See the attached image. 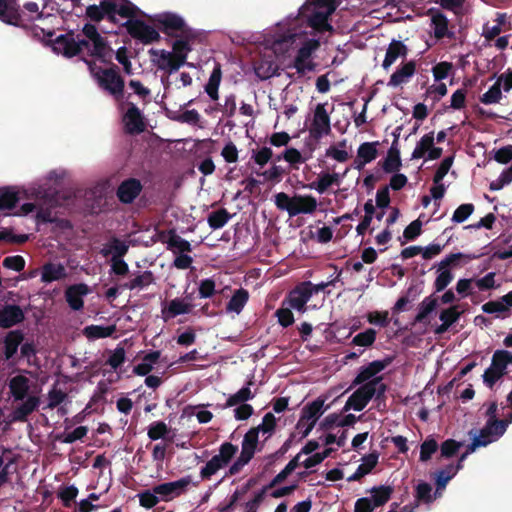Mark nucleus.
<instances>
[{
    "label": "nucleus",
    "instance_id": "57",
    "mask_svg": "<svg viewBox=\"0 0 512 512\" xmlns=\"http://www.w3.org/2000/svg\"><path fill=\"white\" fill-rule=\"evenodd\" d=\"M512 182V165L502 171L500 176L493 180L490 185L489 189L491 191H498L501 190L505 185H508Z\"/></svg>",
    "mask_w": 512,
    "mask_h": 512
},
{
    "label": "nucleus",
    "instance_id": "49",
    "mask_svg": "<svg viewBox=\"0 0 512 512\" xmlns=\"http://www.w3.org/2000/svg\"><path fill=\"white\" fill-rule=\"evenodd\" d=\"M438 450V443L432 437H427L420 445V461L427 462Z\"/></svg>",
    "mask_w": 512,
    "mask_h": 512
},
{
    "label": "nucleus",
    "instance_id": "16",
    "mask_svg": "<svg viewBox=\"0 0 512 512\" xmlns=\"http://www.w3.org/2000/svg\"><path fill=\"white\" fill-rule=\"evenodd\" d=\"M25 334L20 329L10 330L3 338V359L11 361L18 352L19 346L24 341Z\"/></svg>",
    "mask_w": 512,
    "mask_h": 512
},
{
    "label": "nucleus",
    "instance_id": "44",
    "mask_svg": "<svg viewBox=\"0 0 512 512\" xmlns=\"http://www.w3.org/2000/svg\"><path fill=\"white\" fill-rule=\"evenodd\" d=\"M221 76H222V73H221L220 65H217L214 68V70L209 78V81L205 86L206 93L213 100L218 99V87H219V84L221 81Z\"/></svg>",
    "mask_w": 512,
    "mask_h": 512
},
{
    "label": "nucleus",
    "instance_id": "24",
    "mask_svg": "<svg viewBox=\"0 0 512 512\" xmlns=\"http://www.w3.org/2000/svg\"><path fill=\"white\" fill-rule=\"evenodd\" d=\"M408 54V47L399 40L393 39L386 50L385 58L382 62L384 70H388L398 58H405Z\"/></svg>",
    "mask_w": 512,
    "mask_h": 512
},
{
    "label": "nucleus",
    "instance_id": "23",
    "mask_svg": "<svg viewBox=\"0 0 512 512\" xmlns=\"http://www.w3.org/2000/svg\"><path fill=\"white\" fill-rule=\"evenodd\" d=\"M416 72V62L411 60L396 69L390 76L388 86L398 87L402 84L408 83Z\"/></svg>",
    "mask_w": 512,
    "mask_h": 512
},
{
    "label": "nucleus",
    "instance_id": "31",
    "mask_svg": "<svg viewBox=\"0 0 512 512\" xmlns=\"http://www.w3.org/2000/svg\"><path fill=\"white\" fill-rule=\"evenodd\" d=\"M222 467H224V443L219 446L218 454L214 455L201 469L200 475L203 479H209Z\"/></svg>",
    "mask_w": 512,
    "mask_h": 512
},
{
    "label": "nucleus",
    "instance_id": "51",
    "mask_svg": "<svg viewBox=\"0 0 512 512\" xmlns=\"http://www.w3.org/2000/svg\"><path fill=\"white\" fill-rule=\"evenodd\" d=\"M461 316L458 305H452L449 308L443 309L439 314V319L449 327L456 323Z\"/></svg>",
    "mask_w": 512,
    "mask_h": 512
},
{
    "label": "nucleus",
    "instance_id": "18",
    "mask_svg": "<svg viewBox=\"0 0 512 512\" xmlns=\"http://www.w3.org/2000/svg\"><path fill=\"white\" fill-rule=\"evenodd\" d=\"M336 7H330L329 10L321 11L320 9H314L308 16V24L311 28L317 32L332 31L333 27L329 24L328 19L334 13Z\"/></svg>",
    "mask_w": 512,
    "mask_h": 512
},
{
    "label": "nucleus",
    "instance_id": "38",
    "mask_svg": "<svg viewBox=\"0 0 512 512\" xmlns=\"http://www.w3.org/2000/svg\"><path fill=\"white\" fill-rule=\"evenodd\" d=\"M491 365L502 374H506V369L512 365V352L508 350H496L492 356Z\"/></svg>",
    "mask_w": 512,
    "mask_h": 512
},
{
    "label": "nucleus",
    "instance_id": "10",
    "mask_svg": "<svg viewBox=\"0 0 512 512\" xmlns=\"http://www.w3.org/2000/svg\"><path fill=\"white\" fill-rule=\"evenodd\" d=\"M393 361V357H386L382 360H375L370 362L367 366H362L359 370V373L352 381L351 386L349 389L358 386L363 385L370 380L374 379L378 373L383 371L386 367H388Z\"/></svg>",
    "mask_w": 512,
    "mask_h": 512
},
{
    "label": "nucleus",
    "instance_id": "56",
    "mask_svg": "<svg viewBox=\"0 0 512 512\" xmlns=\"http://www.w3.org/2000/svg\"><path fill=\"white\" fill-rule=\"evenodd\" d=\"M473 258H475V256L467 255L461 252L451 253L438 263V268L448 269L449 266L458 265L459 260L466 259L467 261H469L472 260Z\"/></svg>",
    "mask_w": 512,
    "mask_h": 512
},
{
    "label": "nucleus",
    "instance_id": "27",
    "mask_svg": "<svg viewBox=\"0 0 512 512\" xmlns=\"http://www.w3.org/2000/svg\"><path fill=\"white\" fill-rule=\"evenodd\" d=\"M193 305L186 303L184 300L175 298L172 299L167 307L162 309V315L164 321L175 318L178 315L188 314L191 312Z\"/></svg>",
    "mask_w": 512,
    "mask_h": 512
},
{
    "label": "nucleus",
    "instance_id": "12",
    "mask_svg": "<svg viewBox=\"0 0 512 512\" xmlns=\"http://www.w3.org/2000/svg\"><path fill=\"white\" fill-rule=\"evenodd\" d=\"M143 186L141 181L136 178H128L120 183L116 195L123 204L132 203L141 193Z\"/></svg>",
    "mask_w": 512,
    "mask_h": 512
},
{
    "label": "nucleus",
    "instance_id": "19",
    "mask_svg": "<svg viewBox=\"0 0 512 512\" xmlns=\"http://www.w3.org/2000/svg\"><path fill=\"white\" fill-rule=\"evenodd\" d=\"M40 398L35 395L26 397L23 402L12 411V420L15 422L27 421L29 415L38 409Z\"/></svg>",
    "mask_w": 512,
    "mask_h": 512
},
{
    "label": "nucleus",
    "instance_id": "53",
    "mask_svg": "<svg viewBox=\"0 0 512 512\" xmlns=\"http://www.w3.org/2000/svg\"><path fill=\"white\" fill-rule=\"evenodd\" d=\"M19 202L18 193L11 190H5L0 194V210H11Z\"/></svg>",
    "mask_w": 512,
    "mask_h": 512
},
{
    "label": "nucleus",
    "instance_id": "42",
    "mask_svg": "<svg viewBox=\"0 0 512 512\" xmlns=\"http://www.w3.org/2000/svg\"><path fill=\"white\" fill-rule=\"evenodd\" d=\"M300 453H298L294 458H292L288 464L285 466V468L280 471L269 483V485L265 488H272L283 481L300 465Z\"/></svg>",
    "mask_w": 512,
    "mask_h": 512
},
{
    "label": "nucleus",
    "instance_id": "6",
    "mask_svg": "<svg viewBox=\"0 0 512 512\" xmlns=\"http://www.w3.org/2000/svg\"><path fill=\"white\" fill-rule=\"evenodd\" d=\"M331 132L330 116L326 111L325 104H317L311 126L309 128L310 136L314 140H320L324 135Z\"/></svg>",
    "mask_w": 512,
    "mask_h": 512
},
{
    "label": "nucleus",
    "instance_id": "22",
    "mask_svg": "<svg viewBox=\"0 0 512 512\" xmlns=\"http://www.w3.org/2000/svg\"><path fill=\"white\" fill-rule=\"evenodd\" d=\"M253 68L256 76L261 80H267L278 75V65L272 55L264 56L254 61Z\"/></svg>",
    "mask_w": 512,
    "mask_h": 512
},
{
    "label": "nucleus",
    "instance_id": "43",
    "mask_svg": "<svg viewBox=\"0 0 512 512\" xmlns=\"http://www.w3.org/2000/svg\"><path fill=\"white\" fill-rule=\"evenodd\" d=\"M379 142H364L360 144L357 150V155L359 158L364 160L367 164L375 160L378 156V147Z\"/></svg>",
    "mask_w": 512,
    "mask_h": 512
},
{
    "label": "nucleus",
    "instance_id": "2",
    "mask_svg": "<svg viewBox=\"0 0 512 512\" xmlns=\"http://www.w3.org/2000/svg\"><path fill=\"white\" fill-rule=\"evenodd\" d=\"M91 57H82V60L87 65L92 78L97 83L98 87L113 96L116 100H120L124 96L125 81L120 74V69L116 64L111 61L109 67L103 68L98 66Z\"/></svg>",
    "mask_w": 512,
    "mask_h": 512
},
{
    "label": "nucleus",
    "instance_id": "45",
    "mask_svg": "<svg viewBox=\"0 0 512 512\" xmlns=\"http://www.w3.org/2000/svg\"><path fill=\"white\" fill-rule=\"evenodd\" d=\"M455 476V470H453V464L447 465L444 469L438 470L435 473V484L436 490L445 489L448 482Z\"/></svg>",
    "mask_w": 512,
    "mask_h": 512
},
{
    "label": "nucleus",
    "instance_id": "62",
    "mask_svg": "<svg viewBox=\"0 0 512 512\" xmlns=\"http://www.w3.org/2000/svg\"><path fill=\"white\" fill-rule=\"evenodd\" d=\"M253 397L249 387H242L238 392L231 395L226 401V407L235 406L241 403H245V401L251 399Z\"/></svg>",
    "mask_w": 512,
    "mask_h": 512
},
{
    "label": "nucleus",
    "instance_id": "5",
    "mask_svg": "<svg viewBox=\"0 0 512 512\" xmlns=\"http://www.w3.org/2000/svg\"><path fill=\"white\" fill-rule=\"evenodd\" d=\"M156 22L160 25L161 31L168 36H175V32H180L183 37H189L192 34V30L186 26L184 19L176 14L159 15Z\"/></svg>",
    "mask_w": 512,
    "mask_h": 512
},
{
    "label": "nucleus",
    "instance_id": "55",
    "mask_svg": "<svg viewBox=\"0 0 512 512\" xmlns=\"http://www.w3.org/2000/svg\"><path fill=\"white\" fill-rule=\"evenodd\" d=\"M167 244L169 249H177L181 253L191 251V244L187 240L177 235L175 232L171 233Z\"/></svg>",
    "mask_w": 512,
    "mask_h": 512
},
{
    "label": "nucleus",
    "instance_id": "25",
    "mask_svg": "<svg viewBox=\"0 0 512 512\" xmlns=\"http://www.w3.org/2000/svg\"><path fill=\"white\" fill-rule=\"evenodd\" d=\"M10 394L14 401H23L28 397L30 380L24 375H17L9 380Z\"/></svg>",
    "mask_w": 512,
    "mask_h": 512
},
{
    "label": "nucleus",
    "instance_id": "35",
    "mask_svg": "<svg viewBox=\"0 0 512 512\" xmlns=\"http://www.w3.org/2000/svg\"><path fill=\"white\" fill-rule=\"evenodd\" d=\"M254 173L257 176L263 177V180L265 182H271L273 184H276L282 181L283 176L285 174H288L289 170H286L282 166L273 163L269 169L265 171L254 170Z\"/></svg>",
    "mask_w": 512,
    "mask_h": 512
},
{
    "label": "nucleus",
    "instance_id": "64",
    "mask_svg": "<svg viewBox=\"0 0 512 512\" xmlns=\"http://www.w3.org/2000/svg\"><path fill=\"white\" fill-rule=\"evenodd\" d=\"M67 398V394L62 391L61 389H58L56 387H53L48 392V404L46 408L48 409H54L57 406H59L64 400Z\"/></svg>",
    "mask_w": 512,
    "mask_h": 512
},
{
    "label": "nucleus",
    "instance_id": "34",
    "mask_svg": "<svg viewBox=\"0 0 512 512\" xmlns=\"http://www.w3.org/2000/svg\"><path fill=\"white\" fill-rule=\"evenodd\" d=\"M393 492L394 488L391 486L380 485L372 487L370 490L372 494L370 499L372 500L373 506L377 508L386 504L390 500Z\"/></svg>",
    "mask_w": 512,
    "mask_h": 512
},
{
    "label": "nucleus",
    "instance_id": "7",
    "mask_svg": "<svg viewBox=\"0 0 512 512\" xmlns=\"http://www.w3.org/2000/svg\"><path fill=\"white\" fill-rule=\"evenodd\" d=\"M324 400L321 398H317L313 402L307 404L303 407L301 411L300 419L297 422L296 428L301 429V426L305 421H310L307 424L306 429L302 432V437H307L311 430L314 428L317 419L323 414L324 409Z\"/></svg>",
    "mask_w": 512,
    "mask_h": 512
},
{
    "label": "nucleus",
    "instance_id": "13",
    "mask_svg": "<svg viewBox=\"0 0 512 512\" xmlns=\"http://www.w3.org/2000/svg\"><path fill=\"white\" fill-rule=\"evenodd\" d=\"M0 20L6 24L26 28L20 7L9 0H0Z\"/></svg>",
    "mask_w": 512,
    "mask_h": 512
},
{
    "label": "nucleus",
    "instance_id": "11",
    "mask_svg": "<svg viewBox=\"0 0 512 512\" xmlns=\"http://www.w3.org/2000/svg\"><path fill=\"white\" fill-rule=\"evenodd\" d=\"M373 397L374 389L372 385L365 383L352 393L346 401L343 410L349 411L354 409L355 411H362Z\"/></svg>",
    "mask_w": 512,
    "mask_h": 512
},
{
    "label": "nucleus",
    "instance_id": "30",
    "mask_svg": "<svg viewBox=\"0 0 512 512\" xmlns=\"http://www.w3.org/2000/svg\"><path fill=\"white\" fill-rule=\"evenodd\" d=\"M249 300V292L244 288H239L233 291V294L226 304V313H241Z\"/></svg>",
    "mask_w": 512,
    "mask_h": 512
},
{
    "label": "nucleus",
    "instance_id": "33",
    "mask_svg": "<svg viewBox=\"0 0 512 512\" xmlns=\"http://www.w3.org/2000/svg\"><path fill=\"white\" fill-rule=\"evenodd\" d=\"M154 282V275L152 271L146 270L138 275H136L129 282H125L120 284L122 289L135 290V289H143Z\"/></svg>",
    "mask_w": 512,
    "mask_h": 512
},
{
    "label": "nucleus",
    "instance_id": "17",
    "mask_svg": "<svg viewBox=\"0 0 512 512\" xmlns=\"http://www.w3.org/2000/svg\"><path fill=\"white\" fill-rule=\"evenodd\" d=\"M24 320L25 314L19 305L6 304L1 309L0 328L9 329L22 323Z\"/></svg>",
    "mask_w": 512,
    "mask_h": 512
},
{
    "label": "nucleus",
    "instance_id": "47",
    "mask_svg": "<svg viewBox=\"0 0 512 512\" xmlns=\"http://www.w3.org/2000/svg\"><path fill=\"white\" fill-rule=\"evenodd\" d=\"M192 38H194L193 32L189 37H184V39L176 40L172 46L173 51L171 53L177 56L178 58L182 56L184 63H186L188 53L192 50L189 43V39Z\"/></svg>",
    "mask_w": 512,
    "mask_h": 512
},
{
    "label": "nucleus",
    "instance_id": "8",
    "mask_svg": "<svg viewBox=\"0 0 512 512\" xmlns=\"http://www.w3.org/2000/svg\"><path fill=\"white\" fill-rule=\"evenodd\" d=\"M191 483V476H185L176 481L156 485L153 487V491L158 494L163 501H170L183 494Z\"/></svg>",
    "mask_w": 512,
    "mask_h": 512
},
{
    "label": "nucleus",
    "instance_id": "14",
    "mask_svg": "<svg viewBox=\"0 0 512 512\" xmlns=\"http://www.w3.org/2000/svg\"><path fill=\"white\" fill-rule=\"evenodd\" d=\"M125 131L129 134H139L145 130L144 117L140 109L133 103L123 116Z\"/></svg>",
    "mask_w": 512,
    "mask_h": 512
},
{
    "label": "nucleus",
    "instance_id": "28",
    "mask_svg": "<svg viewBox=\"0 0 512 512\" xmlns=\"http://www.w3.org/2000/svg\"><path fill=\"white\" fill-rule=\"evenodd\" d=\"M67 276L66 269L61 263L48 262L42 266L41 281L51 283L64 279Z\"/></svg>",
    "mask_w": 512,
    "mask_h": 512
},
{
    "label": "nucleus",
    "instance_id": "37",
    "mask_svg": "<svg viewBox=\"0 0 512 512\" xmlns=\"http://www.w3.org/2000/svg\"><path fill=\"white\" fill-rule=\"evenodd\" d=\"M128 245L121 241L120 239L113 237L110 241L109 247H104L101 249V254L104 257H107L110 254H113L112 258H123L128 252Z\"/></svg>",
    "mask_w": 512,
    "mask_h": 512
},
{
    "label": "nucleus",
    "instance_id": "60",
    "mask_svg": "<svg viewBox=\"0 0 512 512\" xmlns=\"http://www.w3.org/2000/svg\"><path fill=\"white\" fill-rule=\"evenodd\" d=\"M98 7L100 8L102 14H104V17L109 22L116 24L117 18H116V2L112 0H102Z\"/></svg>",
    "mask_w": 512,
    "mask_h": 512
},
{
    "label": "nucleus",
    "instance_id": "46",
    "mask_svg": "<svg viewBox=\"0 0 512 512\" xmlns=\"http://www.w3.org/2000/svg\"><path fill=\"white\" fill-rule=\"evenodd\" d=\"M501 78H499L490 88L487 92H485L481 97L480 101L483 104L489 105L498 103L502 98V92H501Z\"/></svg>",
    "mask_w": 512,
    "mask_h": 512
},
{
    "label": "nucleus",
    "instance_id": "59",
    "mask_svg": "<svg viewBox=\"0 0 512 512\" xmlns=\"http://www.w3.org/2000/svg\"><path fill=\"white\" fill-rule=\"evenodd\" d=\"M474 209L475 207L472 203L461 204L454 211L452 221L455 223H463L470 217V215H472Z\"/></svg>",
    "mask_w": 512,
    "mask_h": 512
},
{
    "label": "nucleus",
    "instance_id": "50",
    "mask_svg": "<svg viewBox=\"0 0 512 512\" xmlns=\"http://www.w3.org/2000/svg\"><path fill=\"white\" fill-rule=\"evenodd\" d=\"M273 151L270 147H262L258 150L252 151L251 159L255 162L256 165L259 166V170L261 169L272 159Z\"/></svg>",
    "mask_w": 512,
    "mask_h": 512
},
{
    "label": "nucleus",
    "instance_id": "9",
    "mask_svg": "<svg viewBox=\"0 0 512 512\" xmlns=\"http://www.w3.org/2000/svg\"><path fill=\"white\" fill-rule=\"evenodd\" d=\"M149 54L157 68L169 74L178 71L179 68L185 64L182 56L178 58L171 52L164 49H150Z\"/></svg>",
    "mask_w": 512,
    "mask_h": 512
},
{
    "label": "nucleus",
    "instance_id": "21",
    "mask_svg": "<svg viewBox=\"0 0 512 512\" xmlns=\"http://www.w3.org/2000/svg\"><path fill=\"white\" fill-rule=\"evenodd\" d=\"M88 293V286L84 283L69 286L65 291V299L69 307L75 311L84 306L83 296Z\"/></svg>",
    "mask_w": 512,
    "mask_h": 512
},
{
    "label": "nucleus",
    "instance_id": "58",
    "mask_svg": "<svg viewBox=\"0 0 512 512\" xmlns=\"http://www.w3.org/2000/svg\"><path fill=\"white\" fill-rule=\"evenodd\" d=\"M77 495L78 489L74 485L64 487L58 492V498L61 499L63 506L66 508H70L72 506Z\"/></svg>",
    "mask_w": 512,
    "mask_h": 512
},
{
    "label": "nucleus",
    "instance_id": "36",
    "mask_svg": "<svg viewBox=\"0 0 512 512\" xmlns=\"http://www.w3.org/2000/svg\"><path fill=\"white\" fill-rule=\"evenodd\" d=\"M115 331V325H89L83 329V335L86 336L88 339H100L111 337L115 333Z\"/></svg>",
    "mask_w": 512,
    "mask_h": 512
},
{
    "label": "nucleus",
    "instance_id": "63",
    "mask_svg": "<svg viewBox=\"0 0 512 512\" xmlns=\"http://www.w3.org/2000/svg\"><path fill=\"white\" fill-rule=\"evenodd\" d=\"M168 433V427L163 421L153 422L148 428V437L155 441L163 438Z\"/></svg>",
    "mask_w": 512,
    "mask_h": 512
},
{
    "label": "nucleus",
    "instance_id": "1",
    "mask_svg": "<svg viewBox=\"0 0 512 512\" xmlns=\"http://www.w3.org/2000/svg\"><path fill=\"white\" fill-rule=\"evenodd\" d=\"M85 16L90 22L85 23L78 33L70 30L57 36L53 42V51L66 58L83 55L102 63H109L112 61L114 50L95 25L105 19L104 14L97 4H92L86 7Z\"/></svg>",
    "mask_w": 512,
    "mask_h": 512
},
{
    "label": "nucleus",
    "instance_id": "48",
    "mask_svg": "<svg viewBox=\"0 0 512 512\" xmlns=\"http://www.w3.org/2000/svg\"><path fill=\"white\" fill-rule=\"evenodd\" d=\"M376 331L372 328L360 332L352 339V344L356 346L369 347L372 346L376 340Z\"/></svg>",
    "mask_w": 512,
    "mask_h": 512
},
{
    "label": "nucleus",
    "instance_id": "40",
    "mask_svg": "<svg viewBox=\"0 0 512 512\" xmlns=\"http://www.w3.org/2000/svg\"><path fill=\"white\" fill-rule=\"evenodd\" d=\"M434 145V132H429L421 137L417 142L415 149L412 152L411 159H420L425 156L426 153Z\"/></svg>",
    "mask_w": 512,
    "mask_h": 512
},
{
    "label": "nucleus",
    "instance_id": "3",
    "mask_svg": "<svg viewBox=\"0 0 512 512\" xmlns=\"http://www.w3.org/2000/svg\"><path fill=\"white\" fill-rule=\"evenodd\" d=\"M124 26L128 34L142 44H151L160 39L159 32L141 19H129L125 22Z\"/></svg>",
    "mask_w": 512,
    "mask_h": 512
},
{
    "label": "nucleus",
    "instance_id": "39",
    "mask_svg": "<svg viewBox=\"0 0 512 512\" xmlns=\"http://www.w3.org/2000/svg\"><path fill=\"white\" fill-rule=\"evenodd\" d=\"M494 441L497 440L493 437L488 427L484 425V427L479 430L478 435H475L472 442L468 445V452H475L477 448L486 447Z\"/></svg>",
    "mask_w": 512,
    "mask_h": 512
},
{
    "label": "nucleus",
    "instance_id": "20",
    "mask_svg": "<svg viewBox=\"0 0 512 512\" xmlns=\"http://www.w3.org/2000/svg\"><path fill=\"white\" fill-rule=\"evenodd\" d=\"M293 203L290 217L299 214H312L317 209V200L312 195L295 194Z\"/></svg>",
    "mask_w": 512,
    "mask_h": 512
},
{
    "label": "nucleus",
    "instance_id": "4",
    "mask_svg": "<svg viewBox=\"0 0 512 512\" xmlns=\"http://www.w3.org/2000/svg\"><path fill=\"white\" fill-rule=\"evenodd\" d=\"M259 432L253 427L244 436L240 456L236 462L229 468V474L238 473L254 456L258 444Z\"/></svg>",
    "mask_w": 512,
    "mask_h": 512
},
{
    "label": "nucleus",
    "instance_id": "26",
    "mask_svg": "<svg viewBox=\"0 0 512 512\" xmlns=\"http://www.w3.org/2000/svg\"><path fill=\"white\" fill-rule=\"evenodd\" d=\"M428 13L431 15V22L436 39H443L445 37L450 38L453 36V33L448 30L449 22L445 14L434 9H429Z\"/></svg>",
    "mask_w": 512,
    "mask_h": 512
},
{
    "label": "nucleus",
    "instance_id": "61",
    "mask_svg": "<svg viewBox=\"0 0 512 512\" xmlns=\"http://www.w3.org/2000/svg\"><path fill=\"white\" fill-rule=\"evenodd\" d=\"M415 497L417 501L424 503H431L434 500L432 496V487L427 482H421L416 486Z\"/></svg>",
    "mask_w": 512,
    "mask_h": 512
},
{
    "label": "nucleus",
    "instance_id": "54",
    "mask_svg": "<svg viewBox=\"0 0 512 512\" xmlns=\"http://www.w3.org/2000/svg\"><path fill=\"white\" fill-rule=\"evenodd\" d=\"M439 274L434 281V288L436 292H441L452 282L454 275L449 269H439Z\"/></svg>",
    "mask_w": 512,
    "mask_h": 512
},
{
    "label": "nucleus",
    "instance_id": "15",
    "mask_svg": "<svg viewBox=\"0 0 512 512\" xmlns=\"http://www.w3.org/2000/svg\"><path fill=\"white\" fill-rule=\"evenodd\" d=\"M311 297L312 291L309 285L302 282L290 291L286 301L290 308L304 313L306 311V304Z\"/></svg>",
    "mask_w": 512,
    "mask_h": 512
},
{
    "label": "nucleus",
    "instance_id": "32",
    "mask_svg": "<svg viewBox=\"0 0 512 512\" xmlns=\"http://www.w3.org/2000/svg\"><path fill=\"white\" fill-rule=\"evenodd\" d=\"M438 306V298L434 296L425 297L419 304L418 313L413 320V325L416 323H427V318Z\"/></svg>",
    "mask_w": 512,
    "mask_h": 512
},
{
    "label": "nucleus",
    "instance_id": "52",
    "mask_svg": "<svg viewBox=\"0 0 512 512\" xmlns=\"http://www.w3.org/2000/svg\"><path fill=\"white\" fill-rule=\"evenodd\" d=\"M138 12L139 8L129 0H122L119 5L116 3V16L119 15L129 20L134 19Z\"/></svg>",
    "mask_w": 512,
    "mask_h": 512
},
{
    "label": "nucleus",
    "instance_id": "41",
    "mask_svg": "<svg viewBox=\"0 0 512 512\" xmlns=\"http://www.w3.org/2000/svg\"><path fill=\"white\" fill-rule=\"evenodd\" d=\"M320 47V41L318 39H306L301 47L298 49L295 58L297 63L300 64L302 59L312 60V54Z\"/></svg>",
    "mask_w": 512,
    "mask_h": 512
},
{
    "label": "nucleus",
    "instance_id": "29",
    "mask_svg": "<svg viewBox=\"0 0 512 512\" xmlns=\"http://www.w3.org/2000/svg\"><path fill=\"white\" fill-rule=\"evenodd\" d=\"M379 455L377 452H372L363 458V463L360 464L356 471L347 478L348 482L359 481L365 475L369 474L377 465Z\"/></svg>",
    "mask_w": 512,
    "mask_h": 512
}]
</instances>
